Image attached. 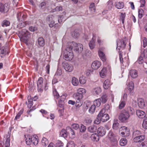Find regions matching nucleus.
<instances>
[{
	"label": "nucleus",
	"mask_w": 147,
	"mask_h": 147,
	"mask_svg": "<svg viewBox=\"0 0 147 147\" xmlns=\"http://www.w3.org/2000/svg\"><path fill=\"white\" fill-rule=\"evenodd\" d=\"M70 46H67L63 54L64 59L67 61H70L73 58L74 55Z\"/></svg>",
	"instance_id": "1"
},
{
	"label": "nucleus",
	"mask_w": 147,
	"mask_h": 147,
	"mask_svg": "<svg viewBox=\"0 0 147 147\" xmlns=\"http://www.w3.org/2000/svg\"><path fill=\"white\" fill-rule=\"evenodd\" d=\"M68 45L70 46V48L72 51L73 49L78 53H81L83 50V45L80 43L77 44L75 42H69Z\"/></svg>",
	"instance_id": "2"
},
{
	"label": "nucleus",
	"mask_w": 147,
	"mask_h": 147,
	"mask_svg": "<svg viewBox=\"0 0 147 147\" xmlns=\"http://www.w3.org/2000/svg\"><path fill=\"white\" fill-rule=\"evenodd\" d=\"M19 34L22 36V39L25 43L28 41V39L30 37V34L29 32L26 30L23 29L20 32Z\"/></svg>",
	"instance_id": "3"
},
{
	"label": "nucleus",
	"mask_w": 147,
	"mask_h": 147,
	"mask_svg": "<svg viewBox=\"0 0 147 147\" xmlns=\"http://www.w3.org/2000/svg\"><path fill=\"white\" fill-rule=\"evenodd\" d=\"M86 92V90L82 88H80L78 89L77 92L74 93L73 96L77 100L80 101V100L82 98L83 95Z\"/></svg>",
	"instance_id": "4"
},
{
	"label": "nucleus",
	"mask_w": 147,
	"mask_h": 147,
	"mask_svg": "<svg viewBox=\"0 0 147 147\" xmlns=\"http://www.w3.org/2000/svg\"><path fill=\"white\" fill-rule=\"evenodd\" d=\"M62 65L66 71L68 72H71L74 69L73 65L69 63L63 62Z\"/></svg>",
	"instance_id": "5"
},
{
	"label": "nucleus",
	"mask_w": 147,
	"mask_h": 147,
	"mask_svg": "<svg viewBox=\"0 0 147 147\" xmlns=\"http://www.w3.org/2000/svg\"><path fill=\"white\" fill-rule=\"evenodd\" d=\"M129 117V115L125 112L120 114L119 118V119L122 122H125L127 120Z\"/></svg>",
	"instance_id": "6"
},
{
	"label": "nucleus",
	"mask_w": 147,
	"mask_h": 147,
	"mask_svg": "<svg viewBox=\"0 0 147 147\" xmlns=\"http://www.w3.org/2000/svg\"><path fill=\"white\" fill-rule=\"evenodd\" d=\"M43 78L42 77L39 78L37 82L38 90V92H42L43 87Z\"/></svg>",
	"instance_id": "7"
},
{
	"label": "nucleus",
	"mask_w": 147,
	"mask_h": 147,
	"mask_svg": "<svg viewBox=\"0 0 147 147\" xmlns=\"http://www.w3.org/2000/svg\"><path fill=\"white\" fill-rule=\"evenodd\" d=\"M117 47L116 48V50L120 51L121 48L124 49L125 47L126 44L125 40L123 39L119 40L117 42Z\"/></svg>",
	"instance_id": "8"
},
{
	"label": "nucleus",
	"mask_w": 147,
	"mask_h": 147,
	"mask_svg": "<svg viewBox=\"0 0 147 147\" xmlns=\"http://www.w3.org/2000/svg\"><path fill=\"white\" fill-rule=\"evenodd\" d=\"M9 7L8 4L6 3L4 5L0 3V11L2 13H6L8 11Z\"/></svg>",
	"instance_id": "9"
},
{
	"label": "nucleus",
	"mask_w": 147,
	"mask_h": 147,
	"mask_svg": "<svg viewBox=\"0 0 147 147\" xmlns=\"http://www.w3.org/2000/svg\"><path fill=\"white\" fill-rule=\"evenodd\" d=\"M103 110H104V112L103 113H101V116L100 117L101 120V121L102 122H105L107 121L109 119V116L107 114H105V109H102L101 111Z\"/></svg>",
	"instance_id": "10"
},
{
	"label": "nucleus",
	"mask_w": 147,
	"mask_h": 147,
	"mask_svg": "<svg viewBox=\"0 0 147 147\" xmlns=\"http://www.w3.org/2000/svg\"><path fill=\"white\" fill-rule=\"evenodd\" d=\"M108 137L111 141L114 142L115 143H117V141L115 138V135L111 130H110L109 131Z\"/></svg>",
	"instance_id": "11"
},
{
	"label": "nucleus",
	"mask_w": 147,
	"mask_h": 147,
	"mask_svg": "<svg viewBox=\"0 0 147 147\" xmlns=\"http://www.w3.org/2000/svg\"><path fill=\"white\" fill-rule=\"evenodd\" d=\"M17 17L18 20L20 21H22L25 20L26 18V16L24 13L21 12H18L17 15Z\"/></svg>",
	"instance_id": "12"
},
{
	"label": "nucleus",
	"mask_w": 147,
	"mask_h": 147,
	"mask_svg": "<svg viewBox=\"0 0 147 147\" xmlns=\"http://www.w3.org/2000/svg\"><path fill=\"white\" fill-rule=\"evenodd\" d=\"M98 134L99 136H103L106 134L105 129L103 127H100L97 129Z\"/></svg>",
	"instance_id": "13"
},
{
	"label": "nucleus",
	"mask_w": 147,
	"mask_h": 147,
	"mask_svg": "<svg viewBox=\"0 0 147 147\" xmlns=\"http://www.w3.org/2000/svg\"><path fill=\"white\" fill-rule=\"evenodd\" d=\"M129 74L131 77L133 78H135L138 76V72L135 69L131 70L129 72Z\"/></svg>",
	"instance_id": "14"
},
{
	"label": "nucleus",
	"mask_w": 147,
	"mask_h": 147,
	"mask_svg": "<svg viewBox=\"0 0 147 147\" xmlns=\"http://www.w3.org/2000/svg\"><path fill=\"white\" fill-rule=\"evenodd\" d=\"M139 107L140 108H144L145 107V104L144 100L142 98H139L138 100Z\"/></svg>",
	"instance_id": "15"
},
{
	"label": "nucleus",
	"mask_w": 147,
	"mask_h": 147,
	"mask_svg": "<svg viewBox=\"0 0 147 147\" xmlns=\"http://www.w3.org/2000/svg\"><path fill=\"white\" fill-rule=\"evenodd\" d=\"M134 138V140L136 142H141L144 141L145 139V137L144 135H142Z\"/></svg>",
	"instance_id": "16"
},
{
	"label": "nucleus",
	"mask_w": 147,
	"mask_h": 147,
	"mask_svg": "<svg viewBox=\"0 0 147 147\" xmlns=\"http://www.w3.org/2000/svg\"><path fill=\"white\" fill-rule=\"evenodd\" d=\"M101 65L100 62L98 61H95L92 64V67L93 69H96L100 67Z\"/></svg>",
	"instance_id": "17"
},
{
	"label": "nucleus",
	"mask_w": 147,
	"mask_h": 147,
	"mask_svg": "<svg viewBox=\"0 0 147 147\" xmlns=\"http://www.w3.org/2000/svg\"><path fill=\"white\" fill-rule=\"evenodd\" d=\"M136 113L138 116L141 119L144 118L146 116L145 113L140 110H137L136 111Z\"/></svg>",
	"instance_id": "18"
},
{
	"label": "nucleus",
	"mask_w": 147,
	"mask_h": 147,
	"mask_svg": "<svg viewBox=\"0 0 147 147\" xmlns=\"http://www.w3.org/2000/svg\"><path fill=\"white\" fill-rule=\"evenodd\" d=\"M95 39L96 36L94 34H93V37L92 40L90 42L89 44V46L91 49H93L94 47L95 46Z\"/></svg>",
	"instance_id": "19"
},
{
	"label": "nucleus",
	"mask_w": 147,
	"mask_h": 147,
	"mask_svg": "<svg viewBox=\"0 0 147 147\" xmlns=\"http://www.w3.org/2000/svg\"><path fill=\"white\" fill-rule=\"evenodd\" d=\"M104 112V110H103L102 111H100L99 113L98 114L97 117L96 118V119L94 121V123L95 124H99L101 121V120L100 117L101 116V113H103Z\"/></svg>",
	"instance_id": "20"
},
{
	"label": "nucleus",
	"mask_w": 147,
	"mask_h": 147,
	"mask_svg": "<svg viewBox=\"0 0 147 147\" xmlns=\"http://www.w3.org/2000/svg\"><path fill=\"white\" fill-rule=\"evenodd\" d=\"M124 112L125 113H127L130 116V115H132L134 114V110L133 108L130 107H128L125 109Z\"/></svg>",
	"instance_id": "21"
},
{
	"label": "nucleus",
	"mask_w": 147,
	"mask_h": 147,
	"mask_svg": "<svg viewBox=\"0 0 147 147\" xmlns=\"http://www.w3.org/2000/svg\"><path fill=\"white\" fill-rule=\"evenodd\" d=\"M97 127L96 125H91L87 128V130L88 131L91 133H94L96 132L97 130Z\"/></svg>",
	"instance_id": "22"
},
{
	"label": "nucleus",
	"mask_w": 147,
	"mask_h": 147,
	"mask_svg": "<svg viewBox=\"0 0 147 147\" xmlns=\"http://www.w3.org/2000/svg\"><path fill=\"white\" fill-rule=\"evenodd\" d=\"M68 135L71 136V137L74 138L75 137V132L74 130L71 128L68 127L67 128Z\"/></svg>",
	"instance_id": "23"
},
{
	"label": "nucleus",
	"mask_w": 147,
	"mask_h": 147,
	"mask_svg": "<svg viewBox=\"0 0 147 147\" xmlns=\"http://www.w3.org/2000/svg\"><path fill=\"white\" fill-rule=\"evenodd\" d=\"M115 7L118 9L123 8L124 6V4L122 2H117L114 4Z\"/></svg>",
	"instance_id": "24"
},
{
	"label": "nucleus",
	"mask_w": 147,
	"mask_h": 147,
	"mask_svg": "<svg viewBox=\"0 0 147 147\" xmlns=\"http://www.w3.org/2000/svg\"><path fill=\"white\" fill-rule=\"evenodd\" d=\"M101 92V88L98 87L94 88L92 90V92L93 94L95 95L99 94Z\"/></svg>",
	"instance_id": "25"
},
{
	"label": "nucleus",
	"mask_w": 147,
	"mask_h": 147,
	"mask_svg": "<svg viewBox=\"0 0 147 147\" xmlns=\"http://www.w3.org/2000/svg\"><path fill=\"white\" fill-rule=\"evenodd\" d=\"M111 85L110 82L109 80H105L103 84V87L105 89H107L109 88Z\"/></svg>",
	"instance_id": "26"
},
{
	"label": "nucleus",
	"mask_w": 147,
	"mask_h": 147,
	"mask_svg": "<svg viewBox=\"0 0 147 147\" xmlns=\"http://www.w3.org/2000/svg\"><path fill=\"white\" fill-rule=\"evenodd\" d=\"M60 136L62 137L65 138H67L68 135L67 130L62 129L60 133Z\"/></svg>",
	"instance_id": "27"
},
{
	"label": "nucleus",
	"mask_w": 147,
	"mask_h": 147,
	"mask_svg": "<svg viewBox=\"0 0 147 147\" xmlns=\"http://www.w3.org/2000/svg\"><path fill=\"white\" fill-rule=\"evenodd\" d=\"M92 140L94 141L97 142L99 139V135L96 133L93 134L91 135V136Z\"/></svg>",
	"instance_id": "28"
},
{
	"label": "nucleus",
	"mask_w": 147,
	"mask_h": 147,
	"mask_svg": "<svg viewBox=\"0 0 147 147\" xmlns=\"http://www.w3.org/2000/svg\"><path fill=\"white\" fill-rule=\"evenodd\" d=\"M10 24L9 21L7 20H4L2 22L1 25L2 27H4L9 26Z\"/></svg>",
	"instance_id": "29"
},
{
	"label": "nucleus",
	"mask_w": 147,
	"mask_h": 147,
	"mask_svg": "<svg viewBox=\"0 0 147 147\" xmlns=\"http://www.w3.org/2000/svg\"><path fill=\"white\" fill-rule=\"evenodd\" d=\"M98 55L100 59L103 61H105L106 60V57L105 54L102 52L99 51L98 52Z\"/></svg>",
	"instance_id": "30"
},
{
	"label": "nucleus",
	"mask_w": 147,
	"mask_h": 147,
	"mask_svg": "<svg viewBox=\"0 0 147 147\" xmlns=\"http://www.w3.org/2000/svg\"><path fill=\"white\" fill-rule=\"evenodd\" d=\"M38 42L39 45L41 47H43L45 45V41L44 39L42 37L38 38Z\"/></svg>",
	"instance_id": "31"
},
{
	"label": "nucleus",
	"mask_w": 147,
	"mask_h": 147,
	"mask_svg": "<svg viewBox=\"0 0 147 147\" xmlns=\"http://www.w3.org/2000/svg\"><path fill=\"white\" fill-rule=\"evenodd\" d=\"M31 137V139L32 140V143L35 145H37L38 143V140L37 138L38 137L36 136H34Z\"/></svg>",
	"instance_id": "32"
},
{
	"label": "nucleus",
	"mask_w": 147,
	"mask_h": 147,
	"mask_svg": "<svg viewBox=\"0 0 147 147\" xmlns=\"http://www.w3.org/2000/svg\"><path fill=\"white\" fill-rule=\"evenodd\" d=\"M101 100L100 98H98V99L95 100L94 102V105L95 106H96L98 107L100 106L101 105Z\"/></svg>",
	"instance_id": "33"
},
{
	"label": "nucleus",
	"mask_w": 147,
	"mask_h": 147,
	"mask_svg": "<svg viewBox=\"0 0 147 147\" xmlns=\"http://www.w3.org/2000/svg\"><path fill=\"white\" fill-rule=\"evenodd\" d=\"M119 143L121 146H124L127 144V141L125 138H122L120 140Z\"/></svg>",
	"instance_id": "34"
},
{
	"label": "nucleus",
	"mask_w": 147,
	"mask_h": 147,
	"mask_svg": "<svg viewBox=\"0 0 147 147\" xmlns=\"http://www.w3.org/2000/svg\"><path fill=\"white\" fill-rule=\"evenodd\" d=\"M127 86L128 89L129 90L130 92H131V91H132L134 88V86L133 82L131 81L130 82L128 83V84L127 85Z\"/></svg>",
	"instance_id": "35"
},
{
	"label": "nucleus",
	"mask_w": 147,
	"mask_h": 147,
	"mask_svg": "<svg viewBox=\"0 0 147 147\" xmlns=\"http://www.w3.org/2000/svg\"><path fill=\"white\" fill-rule=\"evenodd\" d=\"M100 98L101 99V102L102 103H105L108 100V96L106 94H104Z\"/></svg>",
	"instance_id": "36"
},
{
	"label": "nucleus",
	"mask_w": 147,
	"mask_h": 147,
	"mask_svg": "<svg viewBox=\"0 0 147 147\" xmlns=\"http://www.w3.org/2000/svg\"><path fill=\"white\" fill-rule=\"evenodd\" d=\"M31 139V137L30 136H28L26 139V143L27 145H30L32 143V141Z\"/></svg>",
	"instance_id": "37"
},
{
	"label": "nucleus",
	"mask_w": 147,
	"mask_h": 147,
	"mask_svg": "<svg viewBox=\"0 0 147 147\" xmlns=\"http://www.w3.org/2000/svg\"><path fill=\"white\" fill-rule=\"evenodd\" d=\"M107 73L106 69L105 68H104L100 72V75L102 78H104L105 76Z\"/></svg>",
	"instance_id": "38"
},
{
	"label": "nucleus",
	"mask_w": 147,
	"mask_h": 147,
	"mask_svg": "<svg viewBox=\"0 0 147 147\" xmlns=\"http://www.w3.org/2000/svg\"><path fill=\"white\" fill-rule=\"evenodd\" d=\"M72 84L74 86H77L79 84L78 79L75 77L72 78Z\"/></svg>",
	"instance_id": "39"
},
{
	"label": "nucleus",
	"mask_w": 147,
	"mask_h": 147,
	"mask_svg": "<svg viewBox=\"0 0 147 147\" xmlns=\"http://www.w3.org/2000/svg\"><path fill=\"white\" fill-rule=\"evenodd\" d=\"M42 145L44 146H46L48 144V141L47 138H43L41 140Z\"/></svg>",
	"instance_id": "40"
},
{
	"label": "nucleus",
	"mask_w": 147,
	"mask_h": 147,
	"mask_svg": "<svg viewBox=\"0 0 147 147\" xmlns=\"http://www.w3.org/2000/svg\"><path fill=\"white\" fill-rule=\"evenodd\" d=\"M86 81V77L84 76H82L80 77L79 79V82L80 83L82 84H85Z\"/></svg>",
	"instance_id": "41"
},
{
	"label": "nucleus",
	"mask_w": 147,
	"mask_h": 147,
	"mask_svg": "<svg viewBox=\"0 0 147 147\" xmlns=\"http://www.w3.org/2000/svg\"><path fill=\"white\" fill-rule=\"evenodd\" d=\"M0 53L2 55L1 56L2 58L3 57V56H5L6 53V51L5 47L3 46V47L0 49Z\"/></svg>",
	"instance_id": "42"
},
{
	"label": "nucleus",
	"mask_w": 147,
	"mask_h": 147,
	"mask_svg": "<svg viewBox=\"0 0 147 147\" xmlns=\"http://www.w3.org/2000/svg\"><path fill=\"white\" fill-rule=\"evenodd\" d=\"M141 132L138 130L134 131L132 134V137H134L138 136H141Z\"/></svg>",
	"instance_id": "43"
},
{
	"label": "nucleus",
	"mask_w": 147,
	"mask_h": 147,
	"mask_svg": "<svg viewBox=\"0 0 147 147\" xmlns=\"http://www.w3.org/2000/svg\"><path fill=\"white\" fill-rule=\"evenodd\" d=\"M96 109V107L94 105H92L89 109V112L91 114L93 113L95 111Z\"/></svg>",
	"instance_id": "44"
},
{
	"label": "nucleus",
	"mask_w": 147,
	"mask_h": 147,
	"mask_svg": "<svg viewBox=\"0 0 147 147\" xmlns=\"http://www.w3.org/2000/svg\"><path fill=\"white\" fill-rule=\"evenodd\" d=\"M24 111L23 109H21L20 111L17 114L16 117H15L14 120H17L18 119H19L21 115H22Z\"/></svg>",
	"instance_id": "45"
},
{
	"label": "nucleus",
	"mask_w": 147,
	"mask_h": 147,
	"mask_svg": "<svg viewBox=\"0 0 147 147\" xmlns=\"http://www.w3.org/2000/svg\"><path fill=\"white\" fill-rule=\"evenodd\" d=\"M119 124L117 122V121H115L113 124V127L114 129L117 130L119 128Z\"/></svg>",
	"instance_id": "46"
},
{
	"label": "nucleus",
	"mask_w": 147,
	"mask_h": 147,
	"mask_svg": "<svg viewBox=\"0 0 147 147\" xmlns=\"http://www.w3.org/2000/svg\"><path fill=\"white\" fill-rule=\"evenodd\" d=\"M142 126L143 128L147 129V117L144 119Z\"/></svg>",
	"instance_id": "47"
},
{
	"label": "nucleus",
	"mask_w": 147,
	"mask_h": 147,
	"mask_svg": "<svg viewBox=\"0 0 147 147\" xmlns=\"http://www.w3.org/2000/svg\"><path fill=\"white\" fill-rule=\"evenodd\" d=\"M28 102H29V104L28 105V107H31L33 105L32 101L33 100L31 98L30 96H28Z\"/></svg>",
	"instance_id": "48"
},
{
	"label": "nucleus",
	"mask_w": 147,
	"mask_h": 147,
	"mask_svg": "<svg viewBox=\"0 0 147 147\" xmlns=\"http://www.w3.org/2000/svg\"><path fill=\"white\" fill-rule=\"evenodd\" d=\"M63 145V143L61 141H57L55 144L56 147H61Z\"/></svg>",
	"instance_id": "49"
},
{
	"label": "nucleus",
	"mask_w": 147,
	"mask_h": 147,
	"mask_svg": "<svg viewBox=\"0 0 147 147\" xmlns=\"http://www.w3.org/2000/svg\"><path fill=\"white\" fill-rule=\"evenodd\" d=\"M54 18L53 15H50L48 16L46 18V20L47 22H50L53 20Z\"/></svg>",
	"instance_id": "50"
},
{
	"label": "nucleus",
	"mask_w": 147,
	"mask_h": 147,
	"mask_svg": "<svg viewBox=\"0 0 147 147\" xmlns=\"http://www.w3.org/2000/svg\"><path fill=\"white\" fill-rule=\"evenodd\" d=\"M144 11L142 9H140L138 11V17L140 18H141L143 16Z\"/></svg>",
	"instance_id": "51"
},
{
	"label": "nucleus",
	"mask_w": 147,
	"mask_h": 147,
	"mask_svg": "<svg viewBox=\"0 0 147 147\" xmlns=\"http://www.w3.org/2000/svg\"><path fill=\"white\" fill-rule=\"evenodd\" d=\"M90 54V51L86 49V50L85 52H83L82 53V55L83 57L86 56L88 57L89 55Z\"/></svg>",
	"instance_id": "52"
},
{
	"label": "nucleus",
	"mask_w": 147,
	"mask_h": 147,
	"mask_svg": "<svg viewBox=\"0 0 147 147\" xmlns=\"http://www.w3.org/2000/svg\"><path fill=\"white\" fill-rule=\"evenodd\" d=\"M25 23L24 22H20L17 25V27L19 28H22L26 26Z\"/></svg>",
	"instance_id": "53"
},
{
	"label": "nucleus",
	"mask_w": 147,
	"mask_h": 147,
	"mask_svg": "<svg viewBox=\"0 0 147 147\" xmlns=\"http://www.w3.org/2000/svg\"><path fill=\"white\" fill-rule=\"evenodd\" d=\"M66 147H75V145L73 141H70L67 144Z\"/></svg>",
	"instance_id": "54"
},
{
	"label": "nucleus",
	"mask_w": 147,
	"mask_h": 147,
	"mask_svg": "<svg viewBox=\"0 0 147 147\" xmlns=\"http://www.w3.org/2000/svg\"><path fill=\"white\" fill-rule=\"evenodd\" d=\"M62 74L61 70L58 68L57 71L55 75V76H60Z\"/></svg>",
	"instance_id": "55"
},
{
	"label": "nucleus",
	"mask_w": 147,
	"mask_h": 147,
	"mask_svg": "<svg viewBox=\"0 0 147 147\" xmlns=\"http://www.w3.org/2000/svg\"><path fill=\"white\" fill-rule=\"evenodd\" d=\"M72 35L74 37L76 38H77L79 36V34L76 30H74Z\"/></svg>",
	"instance_id": "56"
},
{
	"label": "nucleus",
	"mask_w": 147,
	"mask_h": 147,
	"mask_svg": "<svg viewBox=\"0 0 147 147\" xmlns=\"http://www.w3.org/2000/svg\"><path fill=\"white\" fill-rule=\"evenodd\" d=\"M86 127L82 124H81L80 127V131L81 132H84L86 130Z\"/></svg>",
	"instance_id": "57"
},
{
	"label": "nucleus",
	"mask_w": 147,
	"mask_h": 147,
	"mask_svg": "<svg viewBox=\"0 0 147 147\" xmlns=\"http://www.w3.org/2000/svg\"><path fill=\"white\" fill-rule=\"evenodd\" d=\"M142 55H143L144 58L147 59V48L144 49L143 53H142Z\"/></svg>",
	"instance_id": "58"
},
{
	"label": "nucleus",
	"mask_w": 147,
	"mask_h": 147,
	"mask_svg": "<svg viewBox=\"0 0 147 147\" xmlns=\"http://www.w3.org/2000/svg\"><path fill=\"white\" fill-rule=\"evenodd\" d=\"M119 58L120 62L121 63H123V59L122 57V52L121 51H119Z\"/></svg>",
	"instance_id": "59"
},
{
	"label": "nucleus",
	"mask_w": 147,
	"mask_h": 147,
	"mask_svg": "<svg viewBox=\"0 0 147 147\" xmlns=\"http://www.w3.org/2000/svg\"><path fill=\"white\" fill-rule=\"evenodd\" d=\"M143 55H142L141 54V55L139 57L137 61L139 64H142L143 63Z\"/></svg>",
	"instance_id": "60"
},
{
	"label": "nucleus",
	"mask_w": 147,
	"mask_h": 147,
	"mask_svg": "<svg viewBox=\"0 0 147 147\" xmlns=\"http://www.w3.org/2000/svg\"><path fill=\"white\" fill-rule=\"evenodd\" d=\"M5 147H9L10 145V139L9 138H7L5 142Z\"/></svg>",
	"instance_id": "61"
},
{
	"label": "nucleus",
	"mask_w": 147,
	"mask_h": 147,
	"mask_svg": "<svg viewBox=\"0 0 147 147\" xmlns=\"http://www.w3.org/2000/svg\"><path fill=\"white\" fill-rule=\"evenodd\" d=\"M143 47L145 48L147 45V40L146 37H144V39L143 40Z\"/></svg>",
	"instance_id": "62"
},
{
	"label": "nucleus",
	"mask_w": 147,
	"mask_h": 147,
	"mask_svg": "<svg viewBox=\"0 0 147 147\" xmlns=\"http://www.w3.org/2000/svg\"><path fill=\"white\" fill-rule=\"evenodd\" d=\"M125 102L124 101H121V103L119 105V107L120 109H122L125 106Z\"/></svg>",
	"instance_id": "63"
},
{
	"label": "nucleus",
	"mask_w": 147,
	"mask_h": 147,
	"mask_svg": "<svg viewBox=\"0 0 147 147\" xmlns=\"http://www.w3.org/2000/svg\"><path fill=\"white\" fill-rule=\"evenodd\" d=\"M53 94L55 98H56V99L58 98L59 96V95L56 91V89H55L54 91H53Z\"/></svg>",
	"instance_id": "64"
}]
</instances>
